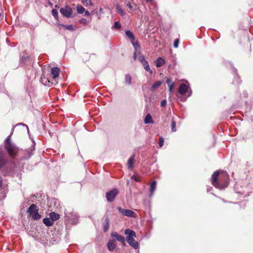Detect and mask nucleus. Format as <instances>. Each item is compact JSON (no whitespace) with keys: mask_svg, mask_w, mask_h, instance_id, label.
I'll return each mask as SVG.
<instances>
[{"mask_svg":"<svg viewBox=\"0 0 253 253\" xmlns=\"http://www.w3.org/2000/svg\"><path fill=\"white\" fill-rule=\"evenodd\" d=\"M191 91L190 90V93H189V94H188V96H190V95H191Z\"/></svg>","mask_w":253,"mask_h":253,"instance_id":"a18cd8bd","label":"nucleus"},{"mask_svg":"<svg viewBox=\"0 0 253 253\" xmlns=\"http://www.w3.org/2000/svg\"><path fill=\"white\" fill-rule=\"evenodd\" d=\"M156 66L157 67H161L165 64V60L161 57H159L155 61Z\"/></svg>","mask_w":253,"mask_h":253,"instance_id":"2eb2a0df","label":"nucleus"},{"mask_svg":"<svg viewBox=\"0 0 253 253\" xmlns=\"http://www.w3.org/2000/svg\"><path fill=\"white\" fill-rule=\"evenodd\" d=\"M77 10L79 13L82 14L85 11V9L83 6L78 5L77 7Z\"/></svg>","mask_w":253,"mask_h":253,"instance_id":"bb28decb","label":"nucleus"},{"mask_svg":"<svg viewBox=\"0 0 253 253\" xmlns=\"http://www.w3.org/2000/svg\"><path fill=\"white\" fill-rule=\"evenodd\" d=\"M43 223L46 226H51L53 224V222L50 218H45L43 219Z\"/></svg>","mask_w":253,"mask_h":253,"instance_id":"f3484780","label":"nucleus"},{"mask_svg":"<svg viewBox=\"0 0 253 253\" xmlns=\"http://www.w3.org/2000/svg\"><path fill=\"white\" fill-rule=\"evenodd\" d=\"M108 249L110 251H113L116 247V241L114 240L109 241L107 243Z\"/></svg>","mask_w":253,"mask_h":253,"instance_id":"ddd939ff","label":"nucleus"},{"mask_svg":"<svg viewBox=\"0 0 253 253\" xmlns=\"http://www.w3.org/2000/svg\"><path fill=\"white\" fill-rule=\"evenodd\" d=\"M60 69L58 67H53L51 69V75L53 78L56 79L59 76Z\"/></svg>","mask_w":253,"mask_h":253,"instance_id":"f8f14e48","label":"nucleus"},{"mask_svg":"<svg viewBox=\"0 0 253 253\" xmlns=\"http://www.w3.org/2000/svg\"><path fill=\"white\" fill-rule=\"evenodd\" d=\"M60 12L65 17L67 18H70L72 17V9L68 6H65L60 9Z\"/></svg>","mask_w":253,"mask_h":253,"instance_id":"0eeeda50","label":"nucleus"},{"mask_svg":"<svg viewBox=\"0 0 253 253\" xmlns=\"http://www.w3.org/2000/svg\"><path fill=\"white\" fill-rule=\"evenodd\" d=\"M156 181H153L150 187V196H152L153 195V193L156 188Z\"/></svg>","mask_w":253,"mask_h":253,"instance_id":"6ab92c4d","label":"nucleus"},{"mask_svg":"<svg viewBox=\"0 0 253 253\" xmlns=\"http://www.w3.org/2000/svg\"><path fill=\"white\" fill-rule=\"evenodd\" d=\"M116 9L117 12L119 13L121 16H124L126 15V12L124 11V10L119 5H116Z\"/></svg>","mask_w":253,"mask_h":253,"instance_id":"a878e982","label":"nucleus"},{"mask_svg":"<svg viewBox=\"0 0 253 253\" xmlns=\"http://www.w3.org/2000/svg\"><path fill=\"white\" fill-rule=\"evenodd\" d=\"M11 143H12L10 141V135H9L6 137V139L5 140V141H4L5 146H6L7 144H11Z\"/></svg>","mask_w":253,"mask_h":253,"instance_id":"2f4dec72","label":"nucleus"},{"mask_svg":"<svg viewBox=\"0 0 253 253\" xmlns=\"http://www.w3.org/2000/svg\"><path fill=\"white\" fill-rule=\"evenodd\" d=\"M167 105V101L166 100H163L161 102V106L162 107H164Z\"/></svg>","mask_w":253,"mask_h":253,"instance_id":"a19ab883","label":"nucleus"},{"mask_svg":"<svg viewBox=\"0 0 253 253\" xmlns=\"http://www.w3.org/2000/svg\"><path fill=\"white\" fill-rule=\"evenodd\" d=\"M138 55H139L138 60L141 62V63H143V62H144L146 60L144 56L140 55V54Z\"/></svg>","mask_w":253,"mask_h":253,"instance_id":"72a5a7b5","label":"nucleus"},{"mask_svg":"<svg viewBox=\"0 0 253 253\" xmlns=\"http://www.w3.org/2000/svg\"><path fill=\"white\" fill-rule=\"evenodd\" d=\"M119 191L117 189L114 188L106 194L107 200L109 202L114 201L116 196L118 194Z\"/></svg>","mask_w":253,"mask_h":253,"instance_id":"423d86ee","label":"nucleus"},{"mask_svg":"<svg viewBox=\"0 0 253 253\" xmlns=\"http://www.w3.org/2000/svg\"><path fill=\"white\" fill-rule=\"evenodd\" d=\"M125 233L126 235H127L126 236V241L127 243L134 249H137L139 245L138 242L134 239L136 237L135 232L132 230L127 229L125 230Z\"/></svg>","mask_w":253,"mask_h":253,"instance_id":"f03ea898","label":"nucleus"},{"mask_svg":"<svg viewBox=\"0 0 253 253\" xmlns=\"http://www.w3.org/2000/svg\"><path fill=\"white\" fill-rule=\"evenodd\" d=\"M211 181L212 185L218 189H224L229 184V175L226 172L215 171L212 175Z\"/></svg>","mask_w":253,"mask_h":253,"instance_id":"f257e3e1","label":"nucleus"},{"mask_svg":"<svg viewBox=\"0 0 253 253\" xmlns=\"http://www.w3.org/2000/svg\"><path fill=\"white\" fill-rule=\"evenodd\" d=\"M188 86L185 84H181L178 89V92L181 94L184 95L186 93L188 92Z\"/></svg>","mask_w":253,"mask_h":253,"instance_id":"9b49d317","label":"nucleus"},{"mask_svg":"<svg viewBox=\"0 0 253 253\" xmlns=\"http://www.w3.org/2000/svg\"><path fill=\"white\" fill-rule=\"evenodd\" d=\"M167 84H168V86L174 84V83L172 82L171 79L169 78H167Z\"/></svg>","mask_w":253,"mask_h":253,"instance_id":"f704fd0d","label":"nucleus"},{"mask_svg":"<svg viewBox=\"0 0 253 253\" xmlns=\"http://www.w3.org/2000/svg\"><path fill=\"white\" fill-rule=\"evenodd\" d=\"M162 84V81H157L155 83H154L152 86L151 87V90L153 91L156 89L158 88L159 86H160Z\"/></svg>","mask_w":253,"mask_h":253,"instance_id":"4be33fe9","label":"nucleus"},{"mask_svg":"<svg viewBox=\"0 0 253 253\" xmlns=\"http://www.w3.org/2000/svg\"><path fill=\"white\" fill-rule=\"evenodd\" d=\"M5 149L11 157H15L18 152V148L14 143L7 144L5 147Z\"/></svg>","mask_w":253,"mask_h":253,"instance_id":"20e7f679","label":"nucleus"},{"mask_svg":"<svg viewBox=\"0 0 253 253\" xmlns=\"http://www.w3.org/2000/svg\"><path fill=\"white\" fill-rule=\"evenodd\" d=\"M126 35L131 40V41H134L135 38L133 33L130 31H126Z\"/></svg>","mask_w":253,"mask_h":253,"instance_id":"393cba45","label":"nucleus"},{"mask_svg":"<svg viewBox=\"0 0 253 253\" xmlns=\"http://www.w3.org/2000/svg\"><path fill=\"white\" fill-rule=\"evenodd\" d=\"M126 6L130 9L129 12H132L135 11L138 7L136 4L134 3H131L130 2H128L126 4Z\"/></svg>","mask_w":253,"mask_h":253,"instance_id":"4468645a","label":"nucleus"},{"mask_svg":"<svg viewBox=\"0 0 253 253\" xmlns=\"http://www.w3.org/2000/svg\"><path fill=\"white\" fill-rule=\"evenodd\" d=\"M179 42V39H176L174 41V43H173L174 47L177 48L178 46Z\"/></svg>","mask_w":253,"mask_h":253,"instance_id":"e433bc0d","label":"nucleus"},{"mask_svg":"<svg viewBox=\"0 0 253 253\" xmlns=\"http://www.w3.org/2000/svg\"><path fill=\"white\" fill-rule=\"evenodd\" d=\"M41 81L43 84H44L45 85H48V86L50 85V84H49L50 81H49V79L48 78L45 77L44 76H42L41 77Z\"/></svg>","mask_w":253,"mask_h":253,"instance_id":"b1692460","label":"nucleus"},{"mask_svg":"<svg viewBox=\"0 0 253 253\" xmlns=\"http://www.w3.org/2000/svg\"><path fill=\"white\" fill-rule=\"evenodd\" d=\"M131 179H133V180H134L136 182H139L140 181V178L139 177H136L134 175H132L131 177Z\"/></svg>","mask_w":253,"mask_h":253,"instance_id":"58836bf2","label":"nucleus"},{"mask_svg":"<svg viewBox=\"0 0 253 253\" xmlns=\"http://www.w3.org/2000/svg\"><path fill=\"white\" fill-rule=\"evenodd\" d=\"M109 228V219L108 217H106L105 219V223L103 225V230L105 232H106Z\"/></svg>","mask_w":253,"mask_h":253,"instance_id":"aec40b11","label":"nucleus"},{"mask_svg":"<svg viewBox=\"0 0 253 253\" xmlns=\"http://www.w3.org/2000/svg\"><path fill=\"white\" fill-rule=\"evenodd\" d=\"M164 142V138L162 137H160L159 142L160 147H162L163 146Z\"/></svg>","mask_w":253,"mask_h":253,"instance_id":"c9c22d12","label":"nucleus"},{"mask_svg":"<svg viewBox=\"0 0 253 253\" xmlns=\"http://www.w3.org/2000/svg\"><path fill=\"white\" fill-rule=\"evenodd\" d=\"M64 27L68 30L73 31L74 30V28L72 25H64Z\"/></svg>","mask_w":253,"mask_h":253,"instance_id":"473e14b6","label":"nucleus"},{"mask_svg":"<svg viewBox=\"0 0 253 253\" xmlns=\"http://www.w3.org/2000/svg\"><path fill=\"white\" fill-rule=\"evenodd\" d=\"M144 67V68L145 69V70L148 72H149L151 74H152L153 73V71L152 70L150 69V67H149V65L148 64V62H147V60H146L145 61L143 62V63H141Z\"/></svg>","mask_w":253,"mask_h":253,"instance_id":"a211bd4d","label":"nucleus"},{"mask_svg":"<svg viewBox=\"0 0 253 253\" xmlns=\"http://www.w3.org/2000/svg\"><path fill=\"white\" fill-rule=\"evenodd\" d=\"M82 2L85 6L92 5L91 0H82Z\"/></svg>","mask_w":253,"mask_h":253,"instance_id":"c756f323","label":"nucleus"},{"mask_svg":"<svg viewBox=\"0 0 253 253\" xmlns=\"http://www.w3.org/2000/svg\"><path fill=\"white\" fill-rule=\"evenodd\" d=\"M84 15L85 16H89L90 15V13L88 11H84Z\"/></svg>","mask_w":253,"mask_h":253,"instance_id":"37998d69","label":"nucleus"},{"mask_svg":"<svg viewBox=\"0 0 253 253\" xmlns=\"http://www.w3.org/2000/svg\"><path fill=\"white\" fill-rule=\"evenodd\" d=\"M111 236L115 238L117 240L122 243L123 245H125V238L119 235L117 232H112Z\"/></svg>","mask_w":253,"mask_h":253,"instance_id":"9d476101","label":"nucleus"},{"mask_svg":"<svg viewBox=\"0 0 253 253\" xmlns=\"http://www.w3.org/2000/svg\"><path fill=\"white\" fill-rule=\"evenodd\" d=\"M176 123L174 121V119L172 118L171 119V131L172 132H175L176 131V129L175 128Z\"/></svg>","mask_w":253,"mask_h":253,"instance_id":"cd10ccee","label":"nucleus"},{"mask_svg":"<svg viewBox=\"0 0 253 253\" xmlns=\"http://www.w3.org/2000/svg\"><path fill=\"white\" fill-rule=\"evenodd\" d=\"M174 86H175V84L174 85H170V86H169V92L170 93H171L172 92V90L174 87Z\"/></svg>","mask_w":253,"mask_h":253,"instance_id":"ea45409f","label":"nucleus"},{"mask_svg":"<svg viewBox=\"0 0 253 253\" xmlns=\"http://www.w3.org/2000/svg\"><path fill=\"white\" fill-rule=\"evenodd\" d=\"M84 22H85L86 21V20L84 19H82V20Z\"/></svg>","mask_w":253,"mask_h":253,"instance_id":"c03bdc74","label":"nucleus"},{"mask_svg":"<svg viewBox=\"0 0 253 253\" xmlns=\"http://www.w3.org/2000/svg\"><path fill=\"white\" fill-rule=\"evenodd\" d=\"M131 42L132 44L133 47L135 49V52L133 54V58L135 60L137 58V55H139L140 53V46L137 41H135L134 40L131 41Z\"/></svg>","mask_w":253,"mask_h":253,"instance_id":"1a4fd4ad","label":"nucleus"},{"mask_svg":"<svg viewBox=\"0 0 253 253\" xmlns=\"http://www.w3.org/2000/svg\"><path fill=\"white\" fill-rule=\"evenodd\" d=\"M117 210L119 211L122 213L124 215H125L126 216L128 217H133L134 215V212L130 210H127V209H123V208L121 207H118Z\"/></svg>","mask_w":253,"mask_h":253,"instance_id":"6e6552de","label":"nucleus"},{"mask_svg":"<svg viewBox=\"0 0 253 253\" xmlns=\"http://www.w3.org/2000/svg\"><path fill=\"white\" fill-rule=\"evenodd\" d=\"M134 156L130 157L127 161L128 168L130 169H132L133 168Z\"/></svg>","mask_w":253,"mask_h":253,"instance_id":"412c9836","label":"nucleus"},{"mask_svg":"<svg viewBox=\"0 0 253 253\" xmlns=\"http://www.w3.org/2000/svg\"><path fill=\"white\" fill-rule=\"evenodd\" d=\"M2 177L0 175V188L2 186Z\"/></svg>","mask_w":253,"mask_h":253,"instance_id":"79ce46f5","label":"nucleus"},{"mask_svg":"<svg viewBox=\"0 0 253 253\" xmlns=\"http://www.w3.org/2000/svg\"><path fill=\"white\" fill-rule=\"evenodd\" d=\"M51 13L52 15L54 17V18L57 20L58 14L57 10L55 9H53L51 11Z\"/></svg>","mask_w":253,"mask_h":253,"instance_id":"7c9ffc66","label":"nucleus"},{"mask_svg":"<svg viewBox=\"0 0 253 253\" xmlns=\"http://www.w3.org/2000/svg\"><path fill=\"white\" fill-rule=\"evenodd\" d=\"M121 25L120 24L119 22H115L114 25V28L116 29H120L121 28Z\"/></svg>","mask_w":253,"mask_h":253,"instance_id":"4c0bfd02","label":"nucleus"},{"mask_svg":"<svg viewBox=\"0 0 253 253\" xmlns=\"http://www.w3.org/2000/svg\"><path fill=\"white\" fill-rule=\"evenodd\" d=\"M145 124H152L153 123L152 117L150 114L146 115L144 119Z\"/></svg>","mask_w":253,"mask_h":253,"instance_id":"5701e85b","label":"nucleus"},{"mask_svg":"<svg viewBox=\"0 0 253 253\" xmlns=\"http://www.w3.org/2000/svg\"><path fill=\"white\" fill-rule=\"evenodd\" d=\"M39 209L35 204H32L28 209L27 212L34 220H39L41 216L38 212Z\"/></svg>","mask_w":253,"mask_h":253,"instance_id":"7ed1b4c3","label":"nucleus"},{"mask_svg":"<svg viewBox=\"0 0 253 253\" xmlns=\"http://www.w3.org/2000/svg\"><path fill=\"white\" fill-rule=\"evenodd\" d=\"M49 217L54 222L55 221L58 220L60 217V215L54 212H52L49 213Z\"/></svg>","mask_w":253,"mask_h":253,"instance_id":"dca6fc26","label":"nucleus"},{"mask_svg":"<svg viewBox=\"0 0 253 253\" xmlns=\"http://www.w3.org/2000/svg\"><path fill=\"white\" fill-rule=\"evenodd\" d=\"M67 220L72 224H76L78 222V215L76 213L72 212L65 214Z\"/></svg>","mask_w":253,"mask_h":253,"instance_id":"39448f33","label":"nucleus"},{"mask_svg":"<svg viewBox=\"0 0 253 253\" xmlns=\"http://www.w3.org/2000/svg\"><path fill=\"white\" fill-rule=\"evenodd\" d=\"M125 81L128 84L130 85L131 84V78L128 74L126 75L125 76Z\"/></svg>","mask_w":253,"mask_h":253,"instance_id":"c85d7f7f","label":"nucleus"}]
</instances>
